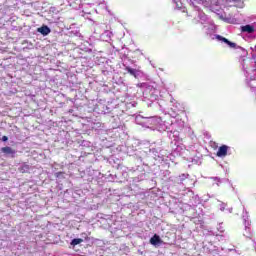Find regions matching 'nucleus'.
I'll return each mask as SVG.
<instances>
[{"mask_svg": "<svg viewBox=\"0 0 256 256\" xmlns=\"http://www.w3.org/2000/svg\"><path fill=\"white\" fill-rule=\"evenodd\" d=\"M216 39H218V41H222L223 43H226V45L231 47V49H236L237 48V44L235 42H231V41H229V39H227V38H225L221 35H218L216 37Z\"/></svg>", "mask_w": 256, "mask_h": 256, "instance_id": "f257e3e1", "label": "nucleus"}, {"mask_svg": "<svg viewBox=\"0 0 256 256\" xmlns=\"http://www.w3.org/2000/svg\"><path fill=\"white\" fill-rule=\"evenodd\" d=\"M227 151H229V146L222 145L218 148L216 155L217 157H227Z\"/></svg>", "mask_w": 256, "mask_h": 256, "instance_id": "f03ea898", "label": "nucleus"}, {"mask_svg": "<svg viewBox=\"0 0 256 256\" xmlns=\"http://www.w3.org/2000/svg\"><path fill=\"white\" fill-rule=\"evenodd\" d=\"M1 153H4V155H11V157H15L17 151L9 146H6L1 148Z\"/></svg>", "mask_w": 256, "mask_h": 256, "instance_id": "7ed1b4c3", "label": "nucleus"}, {"mask_svg": "<svg viewBox=\"0 0 256 256\" xmlns=\"http://www.w3.org/2000/svg\"><path fill=\"white\" fill-rule=\"evenodd\" d=\"M151 245H161L163 243V240H161V237L159 235L154 234V236L150 239Z\"/></svg>", "mask_w": 256, "mask_h": 256, "instance_id": "20e7f679", "label": "nucleus"}, {"mask_svg": "<svg viewBox=\"0 0 256 256\" xmlns=\"http://www.w3.org/2000/svg\"><path fill=\"white\" fill-rule=\"evenodd\" d=\"M242 32L243 33H255V27L252 25L242 26Z\"/></svg>", "mask_w": 256, "mask_h": 256, "instance_id": "39448f33", "label": "nucleus"}, {"mask_svg": "<svg viewBox=\"0 0 256 256\" xmlns=\"http://www.w3.org/2000/svg\"><path fill=\"white\" fill-rule=\"evenodd\" d=\"M38 31L41 35H49L51 33V29L48 26H42Z\"/></svg>", "mask_w": 256, "mask_h": 256, "instance_id": "423d86ee", "label": "nucleus"}, {"mask_svg": "<svg viewBox=\"0 0 256 256\" xmlns=\"http://www.w3.org/2000/svg\"><path fill=\"white\" fill-rule=\"evenodd\" d=\"M80 243H83V239L82 238H74L70 245H72V247H75L76 245H80Z\"/></svg>", "mask_w": 256, "mask_h": 256, "instance_id": "0eeeda50", "label": "nucleus"}, {"mask_svg": "<svg viewBox=\"0 0 256 256\" xmlns=\"http://www.w3.org/2000/svg\"><path fill=\"white\" fill-rule=\"evenodd\" d=\"M125 70L128 71V73H129L130 75H132L133 77H137V70H136V69H133V68L127 66V67L125 68Z\"/></svg>", "mask_w": 256, "mask_h": 256, "instance_id": "6e6552de", "label": "nucleus"}, {"mask_svg": "<svg viewBox=\"0 0 256 256\" xmlns=\"http://www.w3.org/2000/svg\"><path fill=\"white\" fill-rule=\"evenodd\" d=\"M25 169H26V170H29V165L25 164L22 168H20V171H21L22 173H24V172H25Z\"/></svg>", "mask_w": 256, "mask_h": 256, "instance_id": "1a4fd4ad", "label": "nucleus"}, {"mask_svg": "<svg viewBox=\"0 0 256 256\" xmlns=\"http://www.w3.org/2000/svg\"><path fill=\"white\" fill-rule=\"evenodd\" d=\"M173 3H175V5L179 6V3H181V0H173Z\"/></svg>", "mask_w": 256, "mask_h": 256, "instance_id": "9d476101", "label": "nucleus"}, {"mask_svg": "<svg viewBox=\"0 0 256 256\" xmlns=\"http://www.w3.org/2000/svg\"><path fill=\"white\" fill-rule=\"evenodd\" d=\"M2 141H4V142H5V141H9V137L3 136V137H2Z\"/></svg>", "mask_w": 256, "mask_h": 256, "instance_id": "9b49d317", "label": "nucleus"}, {"mask_svg": "<svg viewBox=\"0 0 256 256\" xmlns=\"http://www.w3.org/2000/svg\"><path fill=\"white\" fill-rule=\"evenodd\" d=\"M232 3H241V0H230Z\"/></svg>", "mask_w": 256, "mask_h": 256, "instance_id": "f8f14e48", "label": "nucleus"}, {"mask_svg": "<svg viewBox=\"0 0 256 256\" xmlns=\"http://www.w3.org/2000/svg\"><path fill=\"white\" fill-rule=\"evenodd\" d=\"M61 174H62V172H58V173H57V177H59V175H61Z\"/></svg>", "mask_w": 256, "mask_h": 256, "instance_id": "ddd939ff", "label": "nucleus"}]
</instances>
